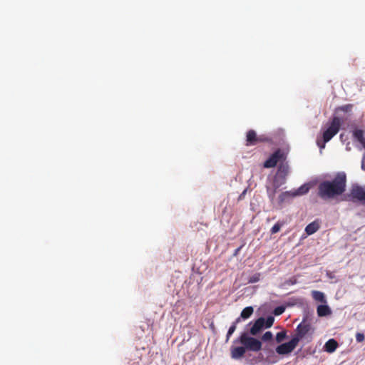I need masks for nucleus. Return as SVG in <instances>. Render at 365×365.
I'll return each mask as SVG.
<instances>
[{
    "label": "nucleus",
    "instance_id": "nucleus-10",
    "mask_svg": "<svg viewBox=\"0 0 365 365\" xmlns=\"http://www.w3.org/2000/svg\"><path fill=\"white\" fill-rule=\"evenodd\" d=\"M353 138L354 140L360 143L362 147L365 148V135L363 130L358 128L354 130Z\"/></svg>",
    "mask_w": 365,
    "mask_h": 365
},
{
    "label": "nucleus",
    "instance_id": "nucleus-28",
    "mask_svg": "<svg viewBox=\"0 0 365 365\" xmlns=\"http://www.w3.org/2000/svg\"><path fill=\"white\" fill-rule=\"evenodd\" d=\"M289 282H290L291 284H294L296 283V280L295 279L294 281L290 280Z\"/></svg>",
    "mask_w": 365,
    "mask_h": 365
},
{
    "label": "nucleus",
    "instance_id": "nucleus-1",
    "mask_svg": "<svg viewBox=\"0 0 365 365\" xmlns=\"http://www.w3.org/2000/svg\"><path fill=\"white\" fill-rule=\"evenodd\" d=\"M346 183V175L339 173L331 181H323L319 185V196L322 199H331L340 195L345 191Z\"/></svg>",
    "mask_w": 365,
    "mask_h": 365
},
{
    "label": "nucleus",
    "instance_id": "nucleus-4",
    "mask_svg": "<svg viewBox=\"0 0 365 365\" xmlns=\"http://www.w3.org/2000/svg\"><path fill=\"white\" fill-rule=\"evenodd\" d=\"M272 138L263 134L257 135L254 130H249L246 135V145H255L259 143H270Z\"/></svg>",
    "mask_w": 365,
    "mask_h": 365
},
{
    "label": "nucleus",
    "instance_id": "nucleus-30",
    "mask_svg": "<svg viewBox=\"0 0 365 365\" xmlns=\"http://www.w3.org/2000/svg\"><path fill=\"white\" fill-rule=\"evenodd\" d=\"M361 168L365 170L364 165H361Z\"/></svg>",
    "mask_w": 365,
    "mask_h": 365
},
{
    "label": "nucleus",
    "instance_id": "nucleus-27",
    "mask_svg": "<svg viewBox=\"0 0 365 365\" xmlns=\"http://www.w3.org/2000/svg\"><path fill=\"white\" fill-rule=\"evenodd\" d=\"M317 143L321 150L324 149L325 148V144L327 143H324L323 138H322V141L319 139H317Z\"/></svg>",
    "mask_w": 365,
    "mask_h": 365
},
{
    "label": "nucleus",
    "instance_id": "nucleus-20",
    "mask_svg": "<svg viewBox=\"0 0 365 365\" xmlns=\"http://www.w3.org/2000/svg\"><path fill=\"white\" fill-rule=\"evenodd\" d=\"M274 321V318L272 316H269L266 320L264 319V327L269 328L272 326Z\"/></svg>",
    "mask_w": 365,
    "mask_h": 365
},
{
    "label": "nucleus",
    "instance_id": "nucleus-11",
    "mask_svg": "<svg viewBox=\"0 0 365 365\" xmlns=\"http://www.w3.org/2000/svg\"><path fill=\"white\" fill-rule=\"evenodd\" d=\"M319 228V222L317 220L307 225L305 227V232L308 235H311L315 233Z\"/></svg>",
    "mask_w": 365,
    "mask_h": 365
},
{
    "label": "nucleus",
    "instance_id": "nucleus-24",
    "mask_svg": "<svg viewBox=\"0 0 365 365\" xmlns=\"http://www.w3.org/2000/svg\"><path fill=\"white\" fill-rule=\"evenodd\" d=\"M272 333L271 331H266L263 335H262V339L264 341H270L272 340Z\"/></svg>",
    "mask_w": 365,
    "mask_h": 365
},
{
    "label": "nucleus",
    "instance_id": "nucleus-14",
    "mask_svg": "<svg viewBox=\"0 0 365 365\" xmlns=\"http://www.w3.org/2000/svg\"><path fill=\"white\" fill-rule=\"evenodd\" d=\"M312 298L319 302L327 303V299L325 295L323 292L317 290L312 291Z\"/></svg>",
    "mask_w": 365,
    "mask_h": 365
},
{
    "label": "nucleus",
    "instance_id": "nucleus-22",
    "mask_svg": "<svg viewBox=\"0 0 365 365\" xmlns=\"http://www.w3.org/2000/svg\"><path fill=\"white\" fill-rule=\"evenodd\" d=\"M261 274L259 273H256L251 276L249 278L248 282L249 283H255L259 281Z\"/></svg>",
    "mask_w": 365,
    "mask_h": 365
},
{
    "label": "nucleus",
    "instance_id": "nucleus-2",
    "mask_svg": "<svg viewBox=\"0 0 365 365\" xmlns=\"http://www.w3.org/2000/svg\"><path fill=\"white\" fill-rule=\"evenodd\" d=\"M235 343H240V346H231L230 356L233 359H240L242 358L247 351L257 352L262 349V342L247 333L243 332L240 337L234 341Z\"/></svg>",
    "mask_w": 365,
    "mask_h": 365
},
{
    "label": "nucleus",
    "instance_id": "nucleus-8",
    "mask_svg": "<svg viewBox=\"0 0 365 365\" xmlns=\"http://www.w3.org/2000/svg\"><path fill=\"white\" fill-rule=\"evenodd\" d=\"M297 339H292L287 342L282 344L276 347V352L280 355L290 354L296 348L298 344L296 342Z\"/></svg>",
    "mask_w": 365,
    "mask_h": 365
},
{
    "label": "nucleus",
    "instance_id": "nucleus-23",
    "mask_svg": "<svg viewBox=\"0 0 365 365\" xmlns=\"http://www.w3.org/2000/svg\"><path fill=\"white\" fill-rule=\"evenodd\" d=\"M284 311H285V308L283 306H279V307H277L274 309L273 313L274 315L279 316V315H281L282 314H283Z\"/></svg>",
    "mask_w": 365,
    "mask_h": 365
},
{
    "label": "nucleus",
    "instance_id": "nucleus-25",
    "mask_svg": "<svg viewBox=\"0 0 365 365\" xmlns=\"http://www.w3.org/2000/svg\"><path fill=\"white\" fill-rule=\"evenodd\" d=\"M288 197H292L290 192H282L279 197V202H283Z\"/></svg>",
    "mask_w": 365,
    "mask_h": 365
},
{
    "label": "nucleus",
    "instance_id": "nucleus-21",
    "mask_svg": "<svg viewBox=\"0 0 365 365\" xmlns=\"http://www.w3.org/2000/svg\"><path fill=\"white\" fill-rule=\"evenodd\" d=\"M282 225H283V223H282V222H277V223H276V224H275V225L272 227V229H271V233H272V234H275V233L278 232L280 230V229H281V227H282Z\"/></svg>",
    "mask_w": 365,
    "mask_h": 365
},
{
    "label": "nucleus",
    "instance_id": "nucleus-12",
    "mask_svg": "<svg viewBox=\"0 0 365 365\" xmlns=\"http://www.w3.org/2000/svg\"><path fill=\"white\" fill-rule=\"evenodd\" d=\"M338 347V343L337 341L334 339H329L324 344V350L328 353H333L336 348Z\"/></svg>",
    "mask_w": 365,
    "mask_h": 365
},
{
    "label": "nucleus",
    "instance_id": "nucleus-13",
    "mask_svg": "<svg viewBox=\"0 0 365 365\" xmlns=\"http://www.w3.org/2000/svg\"><path fill=\"white\" fill-rule=\"evenodd\" d=\"M317 312L319 317H326L331 314V310L328 305L322 304L319 305L317 309Z\"/></svg>",
    "mask_w": 365,
    "mask_h": 365
},
{
    "label": "nucleus",
    "instance_id": "nucleus-29",
    "mask_svg": "<svg viewBox=\"0 0 365 365\" xmlns=\"http://www.w3.org/2000/svg\"><path fill=\"white\" fill-rule=\"evenodd\" d=\"M269 197H270L272 198V199L274 198V195H272V196L270 195Z\"/></svg>",
    "mask_w": 365,
    "mask_h": 365
},
{
    "label": "nucleus",
    "instance_id": "nucleus-9",
    "mask_svg": "<svg viewBox=\"0 0 365 365\" xmlns=\"http://www.w3.org/2000/svg\"><path fill=\"white\" fill-rule=\"evenodd\" d=\"M264 327V319L263 317H259L257 319L252 327H251L250 330V334L255 336L258 333L260 332V331L263 329Z\"/></svg>",
    "mask_w": 365,
    "mask_h": 365
},
{
    "label": "nucleus",
    "instance_id": "nucleus-15",
    "mask_svg": "<svg viewBox=\"0 0 365 365\" xmlns=\"http://www.w3.org/2000/svg\"><path fill=\"white\" fill-rule=\"evenodd\" d=\"M309 186L307 184L302 185L297 190L292 193V196L302 195L307 193L309 190Z\"/></svg>",
    "mask_w": 365,
    "mask_h": 365
},
{
    "label": "nucleus",
    "instance_id": "nucleus-5",
    "mask_svg": "<svg viewBox=\"0 0 365 365\" xmlns=\"http://www.w3.org/2000/svg\"><path fill=\"white\" fill-rule=\"evenodd\" d=\"M311 329V324L303 320V322L297 327L295 329V334L293 336L292 339L295 340L297 339L296 342L299 344V341L308 334Z\"/></svg>",
    "mask_w": 365,
    "mask_h": 365
},
{
    "label": "nucleus",
    "instance_id": "nucleus-6",
    "mask_svg": "<svg viewBox=\"0 0 365 365\" xmlns=\"http://www.w3.org/2000/svg\"><path fill=\"white\" fill-rule=\"evenodd\" d=\"M347 197L353 202H364L365 201V187H363L359 185L352 186L349 194Z\"/></svg>",
    "mask_w": 365,
    "mask_h": 365
},
{
    "label": "nucleus",
    "instance_id": "nucleus-19",
    "mask_svg": "<svg viewBox=\"0 0 365 365\" xmlns=\"http://www.w3.org/2000/svg\"><path fill=\"white\" fill-rule=\"evenodd\" d=\"M287 336V334L285 331H282L278 332L276 335V341L277 343H281Z\"/></svg>",
    "mask_w": 365,
    "mask_h": 365
},
{
    "label": "nucleus",
    "instance_id": "nucleus-18",
    "mask_svg": "<svg viewBox=\"0 0 365 365\" xmlns=\"http://www.w3.org/2000/svg\"><path fill=\"white\" fill-rule=\"evenodd\" d=\"M352 108H353L352 104H346V105H344V106L336 108V111L341 110L344 113H349L351 111Z\"/></svg>",
    "mask_w": 365,
    "mask_h": 365
},
{
    "label": "nucleus",
    "instance_id": "nucleus-17",
    "mask_svg": "<svg viewBox=\"0 0 365 365\" xmlns=\"http://www.w3.org/2000/svg\"><path fill=\"white\" fill-rule=\"evenodd\" d=\"M253 312H254V309L252 307H247L242 309L241 314H240V317H242V319H248L251 317Z\"/></svg>",
    "mask_w": 365,
    "mask_h": 365
},
{
    "label": "nucleus",
    "instance_id": "nucleus-3",
    "mask_svg": "<svg viewBox=\"0 0 365 365\" xmlns=\"http://www.w3.org/2000/svg\"><path fill=\"white\" fill-rule=\"evenodd\" d=\"M341 128V120L337 116H334L329 123L328 128L323 132L322 138L324 143H328L335 135L338 133Z\"/></svg>",
    "mask_w": 365,
    "mask_h": 365
},
{
    "label": "nucleus",
    "instance_id": "nucleus-7",
    "mask_svg": "<svg viewBox=\"0 0 365 365\" xmlns=\"http://www.w3.org/2000/svg\"><path fill=\"white\" fill-rule=\"evenodd\" d=\"M282 160H284V155L281 150L278 149L264 163L263 166L265 168H274Z\"/></svg>",
    "mask_w": 365,
    "mask_h": 365
},
{
    "label": "nucleus",
    "instance_id": "nucleus-16",
    "mask_svg": "<svg viewBox=\"0 0 365 365\" xmlns=\"http://www.w3.org/2000/svg\"><path fill=\"white\" fill-rule=\"evenodd\" d=\"M240 321V317H238L237 319H236V320L232 323V324L230 327L229 329H228V331L227 333V335H226V341H228L230 336L232 335V334L235 332V329H236V327H237V324L239 323Z\"/></svg>",
    "mask_w": 365,
    "mask_h": 365
},
{
    "label": "nucleus",
    "instance_id": "nucleus-26",
    "mask_svg": "<svg viewBox=\"0 0 365 365\" xmlns=\"http://www.w3.org/2000/svg\"><path fill=\"white\" fill-rule=\"evenodd\" d=\"M356 339L358 342H361L364 339V335L362 333H357L356 334Z\"/></svg>",
    "mask_w": 365,
    "mask_h": 365
}]
</instances>
